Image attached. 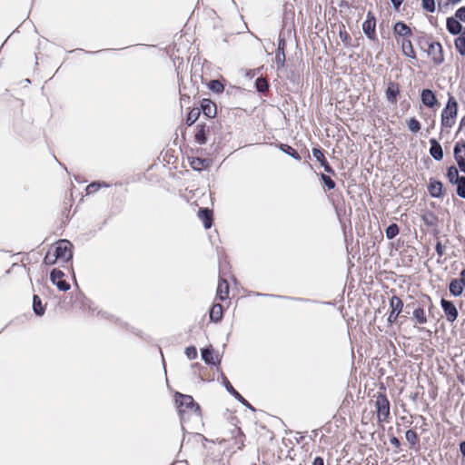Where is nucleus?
Here are the masks:
<instances>
[{
    "label": "nucleus",
    "mask_w": 465,
    "mask_h": 465,
    "mask_svg": "<svg viewBox=\"0 0 465 465\" xmlns=\"http://www.w3.org/2000/svg\"><path fill=\"white\" fill-rule=\"evenodd\" d=\"M191 166L194 170H203L208 166L206 160L201 158H194L191 161Z\"/></svg>",
    "instance_id": "obj_25"
},
{
    "label": "nucleus",
    "mask_w": 465,
    "mask_h": 465,
    "mask_svg": "<svg viewBox=\"0 0 465 465\" xmlns=\"http://www.w3.org/2000/svg\"><path fill=\"white\" fill-rule=\"evenodd\" d=\"M430 143L431 144L430 149V155L435 160H438V161L441 160L443 158V151H442L441 145L435 139H430Z\"/></svg>",
    "instance_id": "obj_12"
},
{
    "label": "nucleus",
    "mask_w": 465,
    "mask_h": 465,
    "mask_svg": "<svg viewBox=\"0 0 465 465\" xmlns=\"http://www.w3.org/2000/svg\"><path fill=\"white\" fill-rule=\"evenodd\" d=\"M390 306L391 308V312L388 317V322L390 323H393L396 322L399 314L401 312L403 303L399 297L392 296L390 301Z\"/></svg>",
    "instance_id": "obj_5"
},
{
    "label": "nucleus",
    "mask_w": 465,
    "mask_h": 465,
    "mask_svg": "<svg viewBox=\"0 0 465 465\" xmlns=\"http://www.w3.org/2000/svg\"><path fill=\"white\" fill-rule=\"evenodd\" d=\"M447 176L449 178V181L452 183H456L462 177L459 175L458 169L454 166L449 168Z\"/></svg>",
    "instance_id": "obj_23"
},
{
    "label": "nucleus",
    "mask_w": 465,
    "mask_h": 465,
    "mask_svg": "<svg viewBox=\"0 0 465 465\" xmlns=\"http://www.w3.org/2000/svg\"><path fill=\"white\" fill-rule=\"evenodd\" d=\"M429 192L432 197H440L442 193V183L440 182L430 183Z\"/></svg>",
    "instance_id": "obj_20"
},
{
    "label": "nucleus",
    "mask_w": 465,
    "mask_h": 465,
    "mask_svg": "<svg viewBox=\"0 0 465 465\" xmlns=\"http://www.w3.org/2000/svg\"><path fill=\"white\" fill-rule=\"evenodd\" d=\"M402 1L403 0H391V3L396 8H398L401 5Z\"/></svg>",
    "instance_id": "obj_51"
},
{
    "label": "nucleus",
    "mask_w": 465,
    "mask_h": 465,
    "mask_svg": "<svg viewBox=\"0 0 465 465\" xmlns=\"http://www.w3.org/2000/svg\"><path fill=\"white\" fill-rule=\"evenodd\" d=\"M176 403L181 416L183 415L187 411L193 413H197L199 411L198 405L194 402L193 399L190 395H184L181 393L176 394ZM183 419V417H182Z\"/></svg>",
    "instance_id": "obj_2"
},
{
    "label": "nucleus",
    "mask_w": 465,
    "mask_h": 465,
    "mask_svg": "<svg viewBox=\"0 0 465 465\" xmlns=\"http://www.w3.org/2000/svg\"><path fill=\"white\" fill-rule=\"evenodd\" d=\"M421 102L428 107H433L437 104L435 94L430 89H424L421 92Z\"/></svg>",
    "instance_id": "obj_10"
},
{
    "label": "nucleus",
    "mask_w": 465,
    "mask_h": 465,
    "mask_svg": "<svg viewBox=\"0 0 465 465\" xmlns=\"http://www.w3.org/2000/svg\"><path fill=\"white\" fill-rule=\"evenodd\" d=\"M459 281L465 286V269L461 271L460 279Z\"/></svg>",
    "instance_id": "obj_48"
},
{
    "label": "nucleus",
    "mask_w": 465,
    "mask_h": 465,
    "mask_svg": "<svg viewBox=\"0 0 465 465\" xmlns=\"http://www.w3.org/2000/svg\"><path fill=\"white\" fill-rule=\"evenodd\" d=\"M202 358L206 363L215 364L216 362L211 349H203L202 351Z\"/></svg>",
    "instance_id": "obj_28"
},
{
    "label": "nucleus",
    "mask_w": 465,
    "mask_h": 465,
    "mask_svg": "<svg viewBox=\"0 0 465 465\" xmlns=\"http://www.w3.org/2000/svg\"><path fill=\"white\" fill-rule=\"evenodd\" d=\"M312 465H324L323 459H322L321 457L315 458Z\"/></svg>",
    "instance_id": "obj_46"
},
{
    "label": "nucleus",
    "mask_w": 465,
    "mask_h": 465,
    "mask_svg": "<svg viewBox=\"0 0 465 465\" xmlns=\"http://www.w3.org/2000/svg\"><path fill=\"white\" fill-rule=\"evenodd\" d=\"M57 260H59V257H56L55 252L54 251L53 248H51L47 252V253H46V255H45V257L44 259V262L47 265H53V264H54L56 262Z\"/></svg>",
    "instance_id": "obj_26"
},
{
    "label": "nucleus",
    "mask_w": 465,
    "mask_h": 465,
    "mask_svg": "<svg viewBox=\"0 0 465 465\" xmlns=\"http://www.w3.org/2000/svg\"><path fill=\"white\" fill-rule=\"evenodd\" d=\"M321 164L324 167L325 172L332 173V169L331 168V166L328 164V163L326 161L324 162V163H321Z\"/></svg>",
    "instance_id": "obj_47"
},
{
    "label": "nucleus",
    "mask_w": 465,
    "mask_h": 465,
    "mask_svg": "<svg viewBox=\"0 0 465 465\" xmlns=\"http://www.w3.org/2000/svg\"><path fill=\"white\" fill-rule=\"evenodd\" d=\"M457 184V193L459 196L465 198V177H461Z\"/></svg>",
    "instance_id": "obj_32"
},
{
    "label": "nucleus",
    "mask_w": 465,
    "mask_h": 465,
    "mask_svg": "<svg viewBox=\"0 0 465 465\" xmlns=\"http://www.w3.org/2000/svg\"><path fill=\"white\" fill-rule=\"evenodd\" d=\"M450 292L454 296H460L463 292V285L459 280H452L450 283Z\"/></svg>",
    "instance_id": "obj_19"
},
{
    "label": "nucleus",
    "mask_w": 465,
    "mask_h": 465,
    "mask_svg": "<svg viewBox=\"0 0 465 465\" xmlns=\"http://www.w3.org/2000/svg\"><path fill=\"white\" fill-rule=\"evenodd\" d=\"M223 317V307L221 304L213 305L210 311V318L213 322H219Z\"/></svg>",
    "instance_id": "obj_18"
},
{
    "label": "nucleus",
    "mask_w": 465,
    "mask_h": 465,
    "mask_svg": "<svg viewBox=\"0 0 465 465\" xmlns=\"http://www.w3.org/2000/svg\"><path fill=\"white\" fill-rule=\"evenodd\" d=\"M440 243H439V244L437 245V251H438V252H440Z\"/></svg>",
    "instance_id": "obj_54"
},
{
    "label": "nucleus",
    "mask_w": 465,
    "mask_h": 465,
    "mask_svg": "<svg viewBox=\"0 0 465 465\" xmlns=\"http://www.w3.org/2000/svg\"><path fill=\"white\" fill-rule=\"evenodd\" d=\"M370 14L368 15L367 20L362 24V30L364 34L370 38L374 39L375 37V25L376 22L373 16L369 17Z\"/></svg>",
    "instance_id": "obj_9"
},
{
    "label": "nucleus",
    "mask_w": 465,
    "mask_h": 465,
    "mask_svg": "<svg viewBox=\"0 0 465 465\" xmlns=\"http://www.w3.org/2000/svg\"><path fill=\"white\" fill-rule=\"evenodd\" d=\"M455 46L461 55L465 54V35L461 34L455 40Z\"/></svg>",
    "instance_id": "obj_27"
},
{
    "label": "nucleus",
    "mask_w": 465,
    "mask_h": 465,
    "mask_svg": "<svg viewBox=\"0 0 465 465\" xmlns=\"http://www.w3.org/2000/svg\"><path fill=\"white\" fill-rule=\"evenodd\" d=\"M394 32L401 36L411 35V28L402 22H398L395 24Z\"/></svg>",
    "instance_id": "obj_16"
},
{
    "label": "nucleus",
    "mask_w": 465,
    "mask_h": 465,
    "mask_svg": "<svg viewBox=\"0 0 465 465\" xmlns=\"http://www.w3.org/2000/svg\"><path fill=\"white\" fill-rule=\"evenodd\" d=\"M422 7L424 10L428 12H434L435 11V1L434 0H421Z\"/></svg>",
    "instance_id": "obj_35"
},
{
    "label": "nucleus",
    "mask_w": 465,
    "mask_h": 465,
    "mask_svg": "<svg viewBox=\"0 0 465 465\" xmlns=\"http://www.w3.org/2000/svg\"><path fill=\"white\" fill-rule=\"evenodd\" d=\"M458 112V104L453 96H450L446 107L441 113V124L444 127L450 128L455 124V118Z\"/></svg>",
    "instance_id": "obj_1"
},
{
    "label": "nucleus",
    "mask_w": 465,
    "mask_h": 465,
    "mask_svg": "<svg viewBox=\"0 0 465 465\" xmlns=\"http://www.w3.org/2000/svg\"><path fill=\"white\" fill-rule=\"evenodd\" d=\"M200 114V112L198 109L196 110H192L189 114H188V117L186 119V123L188 125H192L195 121L196 119L198 118Z\"/></svg>",
    "instance_id": "obj_36"
},
{
    "label": "nucleus",
    "mask_w": 465,
    "mask_h": 465,
    "mask_svg": "<svg viewBox=\"0 0 465 465\" xmlns=\"http://www.w3.org/2000/svg\"><path fill=\"white\" fill-rule=\"evenodd\" d=\"M195 140L200 144H204L206 143V138L203 130H201L196 134Z\"/></svg>",
    "instance_id": "obj_43"
},
{
    "label": "nucleus",
    "mask_w": 465,
    "mask_h": 465,
    "mask_svg": "<svg viewBox=\"0 0 465 465\" xmlns=\"http://www.w3.org/2000/svg\"><path fill=\"white\" fill-rule=\"evenodd\" d=\"M199 217L203 220L205 229H209L212 226V218L207 209L200 210Z\"/></svg>",
    "instance_id": "obj_21"
},
{
    "label": "nucleus",
    "mask_w": 465,
    "mask_h": 465,
    "mask_svg": "<svg viewBox=\"0 0 465 465\" xmlns=\"http://www.w3.org/2000/svg\"><path fill=\"white\" fill-rule=\"evenodd\" d=\"M454 156L460 170L465 173V144L457 143L454 147Z\"/></svg>",
    "instance_id": "obj_8"
},
{
    "label": "nucleus",
    "mask_w": 465,
    "mask_h": 465,
    "mask_svg": "<svg viewBox=\"0 0 465 465\" xmlns=\"http://www.w3.org/2000/svg\"><path fill=\"white\" fill-rule=\"evenodd\" d=\"M225 386L227 391L232 393L239 401L246 406H250L249 402L237 391L234 390L229 381L226 382Z\"/></svg>",
    "instance_id": "obj_22"
},
{
    "label": "nucleus",
    "mask_w": 465,
    "mask_h": 465,
    "mask_svg": "<svg viewBox=\"0 0 465 465\" xmlns=\"http://www.w3.org/2000/svg\"><path fill=\"white\" fill-rule=\"evenodd\" d=\"M100 187L99 183H93L87 186V193L95 192Z\"/></svg>",
    "instance_id": "obj_45"
},
{
    "label": "nucleus",
    "mask_w": 465,
    "mask_h": 465,
    "mask_svg": "<svg viewBox=\"0 0 465 465\" xmlns=\"http://www.w3.org/2000/svg\"><path fill=\"white\" fill-rule=\"evenodd\" d=\"M185 354L188 357L189 360L195 359L197 357V351L194 347H188L185 350Z\"/></svg>",
    "instance_id": "obj_41"
},
{
    "label": "nucleus",
    "mask_w": 465,
    "mask_h": 465,
    "mask_svg": "<svg viewBox=\"0 0 465 465\" xmlns=\"http://www.w3.org/2000/svg\"><path fill=\"white\" fill-rule=\"evenodd\" d=\"M400 90L397 84L393 83H390L389 86L386 91V96L389 101H391L392 104L396 103V97L399 94Z\"/></svg>",
    "instance_id": "obj_15"
},
{
    "label": "nucleus",
    "mask_w": 465,
    "mask_h": 465,
    "mask_svg": "<svg viewBox=\"0 0 465 465\" xmlns=\"http://www.w3.org/2000/svg\"><path fill=\"white\" fill-rule=\"evenodd\" d=\"M255 85L259 92H264L268 89V83L264 78H257Z\"/></svg>",
    "instance_id": "obj_34"
},
{
    "label": "nucleus",
    "mask_w": 465,
    "mask_h": 465,
    "mask_svg": "<svg viewBox=\"0 0 465 465\" xmlns=\"http://www.w3.org/2000/svg\"><path fill=\"white\" fill-rule=\"evenodd\" d=\"M33 308L37 315H43L45 313V309L42 305V302L36 295L34 296Z\"/></svg>",
    "instance_id": "obj_29"
},
{
    "label": "nucleus",
    "mask_w": 465,
    "mask_h": 465,
    "mask_svg": "<svg viewBox=\"0 0 465 465\" xmlns=\"http://www.w3.org/2000/svg\"><path fill=\"white\" fill-rule=\"evenodd\" d=\"M54 251L56 253V257H59L60 260L64 262L69 261L72 256V244L69 241L61 240L56 242V245L53 247Z\"/></svg>",
    "instance_id": "obj_4"
},
{
    "label": "nucleus",
    "mask_w": 465,
    "mask_h": 465,
    "mask_svg": "<svg viewBox=\"0 0 465 465\" xmlns=\"http://www.w3.org/2000/svg\"><path fill=\"white\" fill-rule=\"evenodd\" d=\"M461 34L465 35V27H464V31Z\"/></svg>",
    "instance_id": "obj_55"
},
{
    "label": "nucleus",
    "mask_w": 465,
    "mask_h": 465,
    "mask_svg": "<svg viewBox=\"0 0 465 465\" xmlns=\"http://www.w3.org/2000/svg\"><path fill=\"white\" fill-rule=\"evenodd\" d=\"M413 317L420 324H424L427 322V317L422 308H417L416 310H414Z\"/></svg>",
    "instance_id": "obj_24"
},
{
    "label": "nucleus",
    "mask_w": 465,
    "mask_h": 465,
    "mask_svg": "<svg viewBox=\"0 0 465 465\" xmlns=\"http://www.w3.org/2000/svg\"><path fill=\"white\" fill-rule=\"evenodd\" d=\"M449 1H450V3H452V4H456V3L460 2V0H449Z\"/></svg>",
    "instance_id": "obj_53"
},
{
    "label": "nucleus",
    "mask_w": 465,
    "mask_h": 465,
    "mask_svg": "<svg viewBox=\"0 0 465 465\" xmlns=\"http://www.w3.org/2000/svg\"><path fill=\"white\" fill-rule=\"evenodd\" d=\"M64 276V272L62 271L54 269L51 272L50 278L51 281L54 282H56L57 281L61 280Z\"/></svg>",
    "instance_id": "obj_39"
},
{
    "label": "nucleus",
    "mask_w": 465,
    "mask_h": 465,
    "mask_svg": "<svg viewBox=\"0 0 465 465\" xmlns=\"http://www.w3.org/2000/svg\"><path fill=\"white\" fill-rule=\"evenodd\" d=\"M391 443L396 447L400 446V441L397 438L393 437L391 439Z\"/></svg>",
    "instance_id": "obj_49"
},
{
    "label": "nucleus",
    "mask_w": 465,
    "mask_h": 465,
    "mask_svg": "<svg viewBox=\"0 0 465 465\" xmlns=\"http://www.w3.org/2000/svg\"><path fill=\"white\" fill-rule=\"evenodd\" d=\"M312 155L314 158H316V160L318 162H320L321 163H324L325 162V157H324V154L322 153V151L319 148H313L312 149Z\"/></svg>",
    "instance_id": "obj_37"
},
{
    "label": "nucleus",
    "mask_w": 465,
    "mask_h": 465,
    "mask_svg": "<svg viewBox=\"0 0 465 465\" xmlns=\"http://www.w3.org/2000/svg\"><path fill=\"white\" fill-rule=\"evenodd\" d=\"M428 54L434 64H439L443 62L442 47L440 43H432L429 45Z\"/></svg>",
    "instance_id": "obj_6"
},
{
    "label": "nucleus",
    "mask_w": 465,
    "mask_h": 465,
    "mask_svg": "<svg viewBox=\"0 0 465 465\" xmlns=\"http://www.w3.org/2000/svg\"><path fill=\"white\" fill-rule=\"evenodd\" d=\"M229 294V283L226 280L221 279L217 287V296L221 301L225 300Z\"/></svg>",
    "instance_id": "obj_13"
},
{
    "label": "nucleus",
    "mask_w": 465,
    "mask_h": 465,
    "mask_svg": "<svg viewBox=\"0 0 465 465\" xmlns=\"http://www.w3.org/2000/svg\"><path fill=\"white\" fill-rule=\"evenodd\" d=\"M276 59L281 64V65H283V62H284V54H283L282 56L280 54H277Z\"/></svg>",
    "instance_id": "obj_50"
},
{
    "label": "nucleus",
    "mask_w": 465,
    "mask_h": 465,
    "mask_svg": "<svg viewBox=\"0 0 465 465\" xmlns=\"http://www.w3.org/2000/svg\"><path fill=\"white\" fill-rule=\"evenodd\" d=\"M401 50L406 56L415 58L416 54L410 40H402Z\"/></svg>",
    "instance_id": "obj_17"
},
{
    "label": "nucleus",
    "mask_w": 465,
    "mask_h": 465,
    "mask_svg": "<svg viewBox=\"0 0 465 465\" xmlns=\"http://www.w3.org/2000/svg\"><path fill=\"white\" fill-rule=\"evenodd\" d=\"M399 233V228L397 224H391L386 229V236L388 239H393Z\"/></svg>",
    "instance_id": "obj_33"
},
{
    "label": "nucleus",
    "mask_w": 465,
    "mask_h": 465,
    "mask_svg": "<svg viewBox=\"0 0 465 465\" xmlns=\"http://www.w3.org/2000/svg\"><path fill=\"white\" fill-rule=\"evenodd\" d=\"M375 408L378 420L387 421L390 416V402L385 395L380 393L375 397Z\"/></svg>",
    "instance_id": "obj_3"
},
{
    "label": "nucleus",
    "mask_w": 465,
    "mask_h": 465,
    "mask_svg": "<svg viewBox=\"0 0 465 465\" xmlns=\"http://www.w3.org/2000/svg\"><path fill=\"white\" fill-rule=\"evenodd\" d=\"M405 437H406V440L412 445H414L416 443L417 439H418L417 433L412 430H407L405 433Z\"/></svg>",
    "instance_id": "obj_38"
},
{
    "label": "nucleus",
    "mask_w": 465,
    "mask_h": 465,
    "mask_svg": "<svg viewBox=\"0 0 465 465\" xmlns=\"http://www.w3.org/2000/svg\"><path fill=\"white\" fill-rule=\"evenodd\" d=\"M322 180L325 183V185L328 187V189L331 190L335 187V183L331 179L330 176L322 174Z\"/></svg>",
    "instance_id": "obj_40"
},
{
    "label": "nucleus",
    "mask_w": 465,
    "mask_h": 465,
    "mask_svg": "<svg viewBox=\"0 0 465 465\" xmlns=\"http://www.w3.org/2000/svg\"><path fill=\"white\" fill-rule=\"evenodd\" d=\"M455 16L460 21H465V5L456 11Z\"/></svg>",
    "instance_id": "obj_44"
},
{
    "label": "nucleus",
    "mask_w": 465,
    "mask_h": 465,
    "mask_svg": "<svg viewBox=\"0 0 465 465\" xmlns=\"http://www.w3.org/2000/svg\"><path fill=\"white\" fill-rule=\"evenodd\" d=\"M54 284H55L57 288L61 291H67L70 288V285L63 279L57 281L56 282H54Z\"/></svg>",
    "instance_id": "obj_42"
},
{
    "label": "nucleus",
    "mask_w": 465,
    "mask_h": 465,
    "mask_svg": "<svg viewBox=\"0 0 465 465\" xmlns=\"http://www.w3.org/2000/svg\"><path fill=\"white\" fill-rule=\"evenodd\" d=\"M460 450L462 453V455L465 456V441H462L460 444Z\"/></svg>",
    "instance_id": "obj_52"
},
{
    "label": "nucleus",
    "mask_w": 465,
    "mask_h": 465,
    "mask_svg": "<svg viewBox=\"0 0 465 465\" xmlns=\"http://www.w3.org/2000/svg\"><path fill=\"white\" fill-rule=\"evenodd\" d=\"M407 125L409 129L413 133H417L420 130V124L415 118H411L410 120H408Z\"/></svg>",
    "instance_id": "obj_31"
},
{
    "label": "nucleus",
    "mask_w": 465,
    "mask_h": 465,
    "mask_svg": "<svg viewBox=\"0 0 465 465\" xmlns=\"http://www.w3.org/2000/svg\"><path fill=\"white\" fill-rule=\"evenodd\" d=\"M203 113L210 118L216 115V104L209 99H204L201 104Z\"/></svg>",
    "instance_id": "obj_11"
},
{
    "label": "nucleus",
    "mask_w": 465,
    "mask_h": 465,
    "mask_svg": "<svg viewBox=\"0 0 465 465\" xmlns=\"http://www.w3.org/2000/svg\"><path fill=\"white\" fill-rule=\"evenodd\" d=\"M440 303L447 320L449 322H454L458 316L456 306L451 302L446 301L444 299L441 300Z\"/></svg>",
    "instance_id": "obj_7"
},
{
    "label": "nucleus",
    "mask_w": 465,
    "mask_h": 465,
    "mask_svg": "<svg viewBox=\"0 0 465 465\" xmlns=\"http://www.w3.org/2000/svg\"><path fill=\"white\" fill-rule=\"evenodd\" d=\"M447 29L451 35H458L461 32L462 26L457 19L449 17L447 19Z\"/></svg>",
    "instance_id": "obj_14"
},
{
    "label": "nucleus",
    "mask_w": 465,
    "mask_h": 465,
    "mask_svg": "<svg viewBox=\"0 0 465 465\" xmlns=\"http://www.w3.org/2000/svg\"><path fill=\"white\" fill-rule=\"evenodd\" d=\"M209 88L215 93H222L224 89V86L220 81L213 80L209 84Z\"/></svg>",
    "instance_id": "obj_30"
}]
</instances>
